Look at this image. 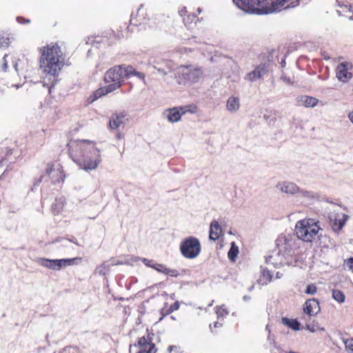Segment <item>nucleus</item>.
Segmentation results:
<instances>
[{
  "mask_svg": "<svg viewBox=\"0 0 353 353\" xmlns=\"http://www.w3.org/2000/svg\"><path fill=\"white\" fill-rule=\"evenodd\" d=\"M136 76L144 80L145 74L137 72L132 65L122 64L114 65L108 69L104 74L103 81L108 85L102 86L94 90L88 98L89 103H93L102 97L114 92L122 87L125 79Z\"/></svg>",
  "mask_w": 353,
  "mask_h": 353,
  "instance_id": "1",
  "label": "nucleus"
},
{
  "mask_svg": "<svg viewBox=\"0 0 353 353\" xmlns=\"http://www.w3.org/2000/svg\"><path fill=\"white\" fill-rule=\"evenodd\" d=\"M40 57L39 65L46 77H49L50 85H48V92L51 93L52 89L57 81V77L64 66V54L57 42H51L38 48Z\"/></svg>",
  "mask_w": 353,
  "mask_h": 353,
  "instance_id": "2",
  "label": "nucleus"
},
{
  "mask_svg": "<svg viewBox=\"0 0 353 353\" xmlns=\"http://www.w3.org/2000/svg\"><path fill=\"white\" fill-rule=\"evenodd\" d=\"M288 0H233L242 10L268 14L281 10Z\"/></svg>",
  "mask_w": 353,
  "mask_h": 353,
  "instance_id": "3",
  "label": "nucleus"
},
{
  "mask_svg": "<svg viewBox=\"0 0 353 353\" xmlns=\"http://www.w3.org/2000/svg\"><path fill=\"white\" fill-rule=\"evenodd\" d=\"M160 342V337L152 330L147 329L145 334L138 338L137 341L130 344L129 353H157V343Z\"/></svg>",
  "mask_w": 353,
  "mask_h": 353,
  "instance_id": "4",
  "label": "nucleus"
},
{
  "mask_svg": "<svg viewBox=\"0 0 353 353\" xmlns=\"http://www.w3.org/2000/svg\"><path fill=\"white\" fill-rule=\"evenodd\" d=\"M320 226L312 219H304L296 222L295 232L297 237L307 243H311L318 237Z\"/></svg>",
  "mask_w": 353,
  "mask_h": 353,
  "instance_id": "5",
  "label": "nucleus"
},
{
  "mask_svg": "<svg viewBox=\"0 0 353 353\" xmlns=\"http://www.w3.org/2000/svg\"><path fill=\"white\" fill-rule=\"evenodd\" d=\"M94 143L88 139H70L67 143L68 154L77 163Z\"/></svg>",
  "mask_w": 353,
  "mask_h": 353,
  "instance_id": "6",
  "label": "nucleus"
},
{
  "mask_svg": "<svg viewBox=\"0 0 353 353\" xmlns=\"http://www.w3.org/2000/svg\"><path fill=\"white\" fill-rule=\"evenodd\" d=\"M101 161V152L96 147L95 143L77 164L85 170H94L98 167Z\"/></svg>",
  "mask_w": 353,
  "mask_h": 353,
  "instance_id": "7",
  "label": "nucleus"
},
{
  "mask_svg": "<svg viewBox=\"0 0 353 353\" xmlns=\"http://www.w3.org/2000/svg\"><path fill=\"white\" fill-rule=\"evenodd\" d=\"M180 251L181 254L186 259L197 257L201 251L199 240L194 236H189L184 239L180 244Z\"/></svg>",
  "mask_w": 353,
  "mask_h": 353,
  "instance_id": "8",
  "label": "nucleus"
},
{
  "mask_svg": "<svg viewBox=\"0 0 353 353\" xmlns=\"http://www.w3.org/2000/svg\"><path fill=\"white\" fill-rule=\"evenodd\" d=\"M45 173L52 180V183H63L65 174L63 166L57 162H49L46 164Z\"/></svg>",
  "mask_w": 353,
  "mask_h": 353,
  "instance_id": "9",
  "label": "nucleus"
},
{
  "mask_svg": "<svg viewBox=\"0 0 353 353\" xmlns=\"http://www.w3.org/2000/svg\"><path fill=\"white\" fill-rule=\"evenodd\" d=\"M353 65L350 62L345 61L340 63L336 68V77L339 81L343 83L348 82L352 78L351 70Z\"/></svg>",
  "mask_w": 353,
  "mask_h": 353,
  "instance_id": "10",
  "label": "nucleus"
},
{
  "mask_svg": "<svg viewBox=\"0 0 353 353\" xmlns=\"http://www.w3.org/2000/svg\"><path fill=\"white\" fill-rule=\"evenodd\" d=\"M196 106L194 105H190L184 107H180L179 108H173L169 110V114L168 115V119L170 122L179 121L181 116L185 112H190L194 113L196 111Z\"/></svg>",
  "mask_w": 353,
  "mask_h": 353,
  "instance_id": "11",
  "label": "nucleus"
},
{
  "mask_svg": "<svg viewBox=\"0 0 353 353\" xmlns=\"http://www.w3.org/2000/svg\"><path fill=\"white\" fill-rule=\"evenodd\" d=\"M304 314L309 317L314 316L321 311L319 302L316 299H310L307 300L303 307Z\"/></svg>",
  "mask_w": 353,
  "mask_h": 353,
  "instance_id": "12",
  "label": "nucleus"
},
{
  "mask_svg": "<svg viewBox=\"0 0 353 353\" xmlns=\"http://www.w3.org/2000/svg\"><path fill=\"white\" fill-rule=\"evenodd\" d=\"M128 121L127 114L124 111L112 114L110 117L108 126L110 130H117Z\"/></svg>",
  "mask_w": 353,
  "mask_h": 353,
  "instance_id": "13",
  "label": "nucleus"
},
{
  "mask_svg": "<svg viewBox=\"0 0 353 353\" xmlns=\"http://www.w3.org/2000/svg\"><path fill=\"white\" fill-rule=\"evenodd\" d=\"M148 19L146 9L141 6L135 13L131 14L130 23L134 26H139L144 23Z\"/></svg>",
  "mask_w": 353,
  "mask_h": 353,
  "instance_id": "14",
  "label": "nucleus"
},
{
  "mask_svg": "<svg viewBox=\"0 0 353 353\" xmlns=\"http://www.w3.org/2000/svg\"><path fill=\"white\" fill-rule=\"evenodd\" d=\"M181 68L187 70L186 72H183V78L191 82L197 81L202 76L203 72L201 68H192L189 66H181Z\"/></svg>",
  "mask_w": 353,
  "mask_h": 353,
  "instance_id": "15",
  "label": "nucleus"
},
{
  "mask_svg": "<svg viewBox=\"0 0 353 353\" xmlns=\"http://www.w3.org/2000/svg\"><path fill=\"white\" fill-rule=\"evenodd\" d=\"M268 65L263 63L258 65L253 71L248 74V79L250 81H255L262 77L268 71Z\"/></svg>",
  "mask_w": 353,
  "mask_h": 353,
  "instance_id": "16",
  "label": "nucleus"
},
{
  "mask_svg": "<svg viewBox=\"0 0 353 353\" xmlns=\"http://www.w3.org/2000/svg\"><path fill=\"white\" fill-rule=\"evenodd\" d=\"M268 65L263 63L258 65L253 71L248 74V79L250 81H255L262 77L268 71Z\"/></svg>",
  "mask_w": 353,
  "mask_h": 353,
  "instance_id": "17",
  "label": "nucleus"
},
{
  "mask_svg": "<svg viewBox=\"0 0 353 353\" xmlns=\"http://www.w3.org/2000/svg\"><path fill=\"white\" fill-rule=\"evenodd\" d=\"M223 233L222 228L217 221H213L210 223L209 239L211 241H216Z\"/></svg>",
  "mask_w": 353,
  "mask_h": 353,
  "instance_id": "18",
  "label": "nucleus"
},
{
  "mask_svg": "<svg viewBox=\"0 0 353 353\" xmlns=\"http://www.w3.org/2000/svg\"><path fill=\"white\" fill-rule=\"evenodd\" d=\"M65 199L63 197L57 198L52 205V212L54 215H58L63 210Z\"/></svg>",
  "mask_w": 353,
  "mask_h": 353,
  "instance_id": "19",
  "label": "nucleus"
},
{
  "mask_svg": "<svg viewBox=\"0 0 353 353\" xmlns=\"http://www.w3.org/2000/svg\"><path fill=\"white\" fill-rule=\"evenodd\" d=\"M41 264L49 269L59 270H61L60 259H41Z\"/></svg>",
  "mask_w": 353,
  "mask_h": 353,
  "instance_id": "20",
  "label": "nucleus"
},
{
  "mask_svg": "<svg viewBox=\"0 0 353 353\" xmlns=\"http://www.w3.org/2000/svg\"><path fill=\"white\" fill-rule=\"evenodd\" d=\"M339 9L337 10V12L339 15L345 16L349 18L352 17L353 11L352 7L349 5H345L341 3L339 0H336Z\"/></svg>",
  "mask_w": 353,
  "mask_h": 353,
  "instance_id": "21",
  "label": "nucleus"
},
{
  "mask_svg": "<svg viewBox=\"0 0 353 353\" xmlns=\"http://www.w3.org/2000/svg\"><path fill=\"white\" fill-rule=\"evenodd\" d=\"M281 190L287 194H294L299 192V188L294 183L285 182L281 185Z\"/></svg>",
  "mask_w": 353,
  "mask_h": 353,
  "instance_id": "22",
  "label": "nucleus"
},
{
  "mask_svg": "<svg viewBox=\"0 0 353 353\" xmlns=\"http://www.w3.org/2000/svg\"><path fill=\"white\" fill-rule=\"evenodd\" d=\"M183 21L188 28H192V25H196L199 19L195 14L190 13L183 17Z\"/></svg>",
  "mask_w": 353,
  "mask_h": 353,
  "instance_id": "23",
  "label": "nucleus"
},
{
  "mask_svg": "<svg viewBox=\"0 0 353 353\" xmlns=\"http://www.w3.org/2000/svg\"><path fill=\"white\" fill-rule=\"evenodd\" d=\"M239 99L237 97H230L226 103L228 110L230 112L237 111L239 108Z\"/></svg>",
  "mask_w": 353,
  "mask_h": 353,
  "instance_id": "24",
  "label": "nucleus"
},
{
  "mask_svg": "<svg viewBox=\"0 0 353 353\" xmlns=\"http://www.w3.org/2000/svg\"><path fill=\"white\" fill-rule=\"evenodd\" d=\"M82 261L81 257H74L72 259H60L61 269L67 266L78 264Z\"/></svg>",
  "mask_w": 353,
  "mask_h": 353,
  "instance_id": "25",
  "label": "nucleus"
},
{
  "mask_svg": "<svg viewBox=\"0 0 353 353\" xmlns=\"http://www.w3.org/2000/svg\"><path fill=\"white\" fill-rule=\"evenodd\" d=\"M319 100L313 97L305 96L303 99V105L307 108H313L318 104Z\"/></svg>",
  "mask_w": 353,
  "mask_h": 353,
  "instance_id": "26",
  "label": "nucleus"
},
{
  "mask_svg": "<svg viewBox=\"0 0 353 353\" xmlns=\"http://www.w3.org/2000/svg\"><path fill=\"white\" fill-rule=\"evenodd\" d=\"M272 275L271 272L267 269L263 270V271L261 272V275L260 279H259L260 282L262 284H268V283H270L272 281Z\"/></svg>",
  "mask_w": 353,
  "mask_h": 353,
  "instance_id": "27",
  "label": "nucleus"
},
{
  "mask_svg": "<svg viewBox=\"0 0 353 353\" xmlns=\"http://www.w3.org/2000/svg\"><path fill=\"white\" fill-rule=\"evenodd\" d=\"M281 321L284 325H288L294 330H298L299 329V323L296 320L289 319L286 317H283L282 318Z\"/></svg>",
  "mask_w": 353,
  "mask_h": 353,
  "instance_id": "28",
  "label": "nucleus"
},
{
  "mask_svg": "<svg viewBox=\"0 0 353 353\" xmlns=\"http://www.w3.org/2000/svg\"><path fill=\"white\" fill-rule=\"evenodd\" d=\"M332 297L338 303H342L345 301V296L343 292L339 290H332Z\"/></svg>",
  "mask_w": 353,
  "mask_h": 353,
  "instance_id": "29",
  "label": "nucleus"
},
{
  "mask_svg": "<svg viewBox=\"0 0 353 353\" xmlns=\"http://www.w3.org/2000/svg\"><path fill=\"white\" fill-rule=\"evenodd\" d=\"M306 327L312 332L325 330L324 327H321L318 323H315L314 321L311 323H306Z\"/></svg>",
  "mask_w": 353,
  "mask_h": 353,
  "instance_id": "30",
  "label": "nucleus"
},
{
  "mask_svg": "<svg viewBox=\"0 0 353 353\" xmlns=\"http://www.w3.org/2000/svg\"><path fill=\"white\" fill-rule=\"evenodd\" d=\"M239 253V249H238V247L236 246L234 243H232L229 252H228V258L231 260V261H235L236 256H237V254Z\"/></svg>",
  "mask_w": 353,
  "mask_h": 353,
  "instance_id": "31",
  "label": "nucleus"
},
{
  "mask_svg": "<svg viewBox=\"0 0 353 353\" xmlns=\"http://www.w3.org/2000/svg\"><path fill=\"white\" fill-rule=\"evenodd\" d=\"M345 350L349 353H353V338L343 339Z\"/></svg>",
  "mask_w": 353,
  "mask_h": 353,
  "instance_id": "32",
  "label": "nucleus"
},
{
  "mask_svg": "<svg viewBox=\"0 0 353 353\" xmlns=\"http://www.w3.org/2000/svg\"><path fill=\"white\" fill-rule=\"evenodd\" d=\"M10 43V38L4 33H0V47H8Z\"/></svg>",
  "mask_w": 353,
  "mask_h": 353,
  "instance_id": "33",
  "label": "nucleus"
},
{
  "mask_svg": "<svg viewBox=\"0 0 353 353\" xmlns=\"http://www.w3.org/2000/svg\"><path fill=\"white\" fill-rule=\"evenodd\" d=\"M61 353H81L80 349L77 346L69 345L64 347Z\"/></svg>",
  "mask_w": 353,
  "mask_h": 353,
  "instance_id": "34",
  "label": "nucleus"
},
{
  "mask_svg": "<svg viewBox=\"0 0 353 353\" xmlns=\"http://www.w3.org/2000/svg\"><path fill=\"white\" fill-rule=\"evenodd\" d=\"M223 319H221V321H214L212 324L210 325V328L212 332H216L217 331V329L221 328L223 326Z\"/></svg>",
  "mask_w": 353,
  "mask_h": 353,
  "instance_id": "35",
  "label": "nucleus"
},
{
  "mask_svg": "<svg viewBox=\"0 0 353 353\" xmlns=\"http://www.w3.org/2000/svg\"><path fill=\"white\" fill-rule=\"evenodd\" d=\"M317 292V288L314 284H310L307 286L305 293L307 294H315Z\"/></svg>",
  "mask_w": 353,
  "mask_h": 353,
  "instance_id": "36",
  "label": "nucleus"
},
{
  "mask_svg": "<svg viewBox=\"0 0 353 353\" xmlns=\"http://www.w3.org/2000/svg\"><path fill=\"white\" fill-rule=\"evenodd\" d=\"M216 313L218 317H223L224 316L228 314V311L223 307H219L216 308Z\"/></svg>",
  "mask_w": 353,
  "mask_h": 353,
  "instance_id": "37",
  "label": "nucleus"
},
{
  "mask_svg": "<svg viewBox=\"0 0 353 353\" xmlns=\"http://www.w3.org/2000/svg\"><path fill=\"white\" fill-rule=\"evenodd\" d=\"M165 268H166V267L164 265L156 263L154 265L153 269H154L155 270H157L159 272H161V273L164 274V272H165Z\"/></svg>",
  "mask_w": 353,
  "mask_h": 353,
  "instance_id": "38",
  "label": "nucleus"
},
{
  "mask_svg": "<svg viewBox=\"0 0 353 353\" xmlns=\"http://www.w3.org/2000/svg\"><path fill=\"white\" fill-rule=\"evenodd\" d=\"M143 263L147 267L154 268V265L156 263L154 261L143 258L141 259Z\"/></svg>",
  "mask_w": 353,
  "mask_h": 353,
  "instance_id": "39",
  "label": "nucleus"
},
{
  "mask_svg": "<svg viewBox=\"0 0 353 353\" xmlns=\"http://www.w3.org/2000/svg\"><path fill=\"white\" fill-rule=\"evenodd\" d=\"M165 274L170 275L171 276H177L179 275V272L176 270L165 268Z\"/></svg>",
  "mask_w": 353,
  "mask_h": 353,
  "instance_id": "40",
  "label": "nucleus"
},
{
  "mask_svg": "<svg viewBox=\"0 0 353 353\" xmlns=\"http://www.w3.org/2000/svg\"><path fill=\"white\" fill-rule=\"evenodd\" d=\"M17 21L21 24H27L30 23V20L28 19H26L23 17H17Z\"/></svg>",
  "mask_w": 353,
  "mask_h": 353,
  "instance_id": "41",
  "label": "nucleus"
},
{
  "mask_svg": "<svg viewBox=\"0 0 353 353\" xmlns=\"http://www.w3.org/2000/svg\"><path fill=\"white\" fill-rule=\"evenodd\" d=\"M349 268L353 272V258H350L347 261Z\"/></svg>",
  "mask_w": 353,
  "mask_h": 353,
  "instance_id": "42",
  "label": "nucleus"
},
{
  "mask_svg": "<svg viewBox=\"0 0 353 353\" xmlns=\"http://www.w3.org/2000/svg\"><path fill=\"white\" fill-rule=\"evenodd\" d=\"M116 137L117 139H121L124 138V134L122 132H117Z\"/></svg>",
  "mask_w": 353,
  "mask_h": 353,
  "instance_id": "43",
  "label": "nucleus"
},
{
  "mask_svg": "<svg viewBox=\"0 0 353 353\" xmlns=\"http://www.w3.org/2000/svg\"><path fill=\"white\" fill-rule=\"evenodd\" d=\"M348 118L351 121V122L353 123V111L350 112L348 114Z\"/></svg>",
  "mask_w": 353,
  "mask_h": 353,
  "instance_id": "44",
  "label": "nucleus"
},
{
  "mask_svg": "<svg viewBox=\"0 0 353 353\" xmlns=\"http://www.w3.org/2000/svg\"><path fill=\"white\" fill-rule=\"evenodd\" d=\"M176 309H177V307H174V309H171V312H172L173 310H176Z\"/></svg>",
  "mask_w": 353,
  "mask_h": 353,
  "instance_id": "45",
  "label": "nucleus"
},
{
  "mask_svg": "<svg viewBox=\"0 0 353 353\" xmlns=\"http://www.w3.org/2000/svg\"><path fill=\"white\" fill-rule=\"evenodd\" d=\"M283 241H285V243H287V240H286L285 239H283Z\"/></svg>",
  "mask_w": 353,
  "mask_h": 353,
  "instance_id": "46",
  "label": "nucleus"
}]
</instances>
